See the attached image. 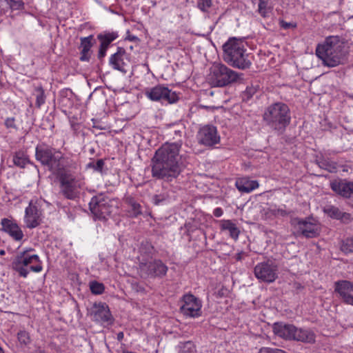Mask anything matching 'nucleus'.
Masks as SVG:
<instances>
[{
	"instance_id": "f257e3e1",
	"label": "nucleus",
	"mask_w": 353,
	"mask_h": 353,
	"mask_svg": "<svg viewBox=\"0 0 353 353\" xmlns=\"http://www.w3.org/2000/svg\"><path fill=\"white\" fill-rule=\"evenodd\" d=\"M35 158L56 176L60 193L65 199L73 200L77 198L79 189L83 186L84 182L83 179L65 169V159L59 150L45 143L39 144L35 148Z\"/></svg>"
},
{
	"instance_id": "f03ea898",
	"label": "nucleus",
	"mask_w": 353,
	"mask_h": 353,
	"mask_svg": "<svg viewBox=\"0 0 353 353\" xmlns=\"http://www.w3.org/2000/svg\"><path fill=\"white\" fill-rule=\"evenodd\" d=\"M181 143H165L159 148L152 159V176L157 179L172 181L182 172L179 163Z\"/></svg>"
},
{
	"instance_id": "7ed1b4c3",
	"label": "nucleus",
	"mask_w": 353,
	"mask_h": 353,
	"mask_svg": "<svg viewBox=\"0 0 353 353\" xmlns=\"http://www.w3.org/2000/svg\"><path fill=\"white\" fill-rule=\"evenodd\" d=\"M316 56L323 65L332 68L343 64L346 61L345 43L337 36H330L316 48Z\"/></svg>"
},
{
	"instance_id": "20e7f679",
	"label": "nucleus",
	"mask_w": 353,
	"mask_h": 353,
	"mask_svg": "<svg viewBox=\"0 0 353 353\" xmlns=\"http://www.w3.org/2000/svg\"><path fill=\"white\" fill-rule=\"evenodd\" d=\"M223 59L230 65L239 69L249 68L252 64L246 52L245 42L243 39L230 37L222 46Z\"/></svg>"
},
{
	"instance_id": "39448f33",
	"label": "nucleus",
	"mask_w": 353,
	"mask_h": 353,
	"mask_svg": "<svg viewBox=\"0 0 353 353\" xmlns=\"http://www.w3.org/2000/svg\"><path fill=\"white\" fill-rule=\"evenodd\" d=\"M33 251L31 248H25L17 253L12 261L13 270L23 278H26L30 272L39 273L43 270V263L39 255L30 254Z\"/></svg>"
},
{
	"instance_id": "423d86ee",
	"label": "nucleus",
	"mask_w": 353,
	"mask_h": 353,
	"mask_svg": "<svg viewBox=\"0 0 353 353\" xmlns=\"http://www.w3.org/2000/svg\"><path fill=\"white\" fill-rule=\"evenodd\" d=\"M263 120L273 130L282 132L291 121L290 108L284 103H274L265 109Z\"/></svg>"
},
{
	"instance_id": "0eeeda50",
	"label": "nucleus",
	"mask_w": 353,
	"mask_h": 353,
	"mask_svg": "<svg viewBox=\"0 0 353 353\" xmlns=\"http://www.w3.org/2000/svg\"><path fill=\"white\" fill-rule=\"evenodd\" d=\"M239 79L237 72L219 63L212 65L208 77L210 83L214 87H223L237 81Z\"/></svg>"
},
{
	"instance_id": "6e6552de",
	"label": "nucleus",
	"mask_w": 353,
	"mask_h": 353,
	"mask_svg": "<svg viewBox=\"0 0 353 353\" xmlns=\"http://www.w3.org/2000/svg\"><path fill=\"white\" fill-rule=\"evenodd\" d=\"M46 201L42 198H35L30 201L25 209L24 223L27 228L33 229L43 221V210L42 207Z\"/></svg>"
},
{
	"instance_id": "1a4fd4ad",
	"label": "nucleus",
	"mask_w": 353,
	"mask_h": 353,
	"mask_svg": "<svg viewBox=\"0 0 353 353\" xmlns=\"http://www.w3.org/2000/svg\"><path fill=\"white\" fill-rule=\"evenodd\" d=\"M145 94L151 101L166 102L168 103H176L179 99L176 92L172 91L163 85H157L148 89Z\"/></svg>"
},
{
	"instance_id": "9d476101",
	"label": "nucleus",
	"mask_w": 353,
	"mask_h": 353,
	"mask_svg": "<svg viewBox=\"0 0 353 353\" xmlns=\"http://www.w3.org/2000/svg\"><path fill=\"white\" fill-rule=\"evenodd\" d=\"M183 304L181 312L186 317L197 318L201 316V301L192 294H186L182 297Z\"/></svg>"
},
{
	"instance_id": "9b49d317",
	"label": "nucleus",
	"mask_w": 353,
	"mask_h": 353,
	"mask_svg": "<svg viewBox=\"0 0 353 353\" xmlns=\"http://www.w3.org/2000/svg\"><path fill=\"white\" fill-rule=\"evenodd\" d=\"M277 265L271 261L259 263L254 268V274L257 279L265 283H272L277 278Z\"/></svg>"
},
{
	"instance_id": "f8f14e48",
	"label": "nucleus",
	"mask_w": 353,
	"mask_h": 353,
	"mask_svg": "<svg viewBox=\"0 0 353 353\" xmlns=\"http://www.w3.org/2000/svg\"><path fill=\"white\" fill-rule=\"evenodd\" d=\"M198 143L206 147H212L220 142L216 127L206 125L201 127L197 132Z\"/></svg>"
},
{
	"instance_id": "ddd939ff",
	"label": "nucleus",
	"mask_w": 353,
	"mask_h": 353,
	"mask_svg": "<svg viewBox=\"0 0 353 353\" xmlns=\"http://www.w3.org/2000/svg\"><path fill=\"white\" fill-rule=\"evenodd\" d=\"M139 269L142 274L151 277H163L166 275L168 266L161 260H152L140 263Z\"/></svg>"
},
{
	"instance_id": "4468645a",
	"label": "nucleus",
	"mask_w": 353,
	"mask_h": 353,
	"mask_svg": "<svg viewBox=\"0 0 353 353\" xmlns=\"http://www.w3.org/2000/svg\"><path fill=\"white\" fill-rule=\"evenodd\" d=\"M291 223L297 228L303 236L307 238H314L319 234L318 225L310 221V219L294 218L291 221Z\"/></svg>"
},
{
	"instance_id": "2eb2a0df",
	"label": "nucleus",
	"mask_w": 353,
	"mask_h": 353,
	"mask_svg": "<svg viewBox=\"0 0 353 353\" xmlns=\"http://www.w3.org/2000/svg\"><path fill=\"white\" fill-rule=\"evenodd\" d=\"M129 62V57L122 48H119L117 52L112 54L109 59L110 65L123 74L127 73Z\"/></svg>"
},
{
	"instance_id": "dca6fc26",
	"label": "nucleus",
	"mask_w": 353,
	"mask_h": 353,
	"mask_svg": "<svg viewBox=\"0 0 353 353\" xmlns=\"http://www.w3.org/2000/svg\"><path fill=\"white\" fill-rule=\"evenodd\" d=\"M1 225V230L8 234L15 241H20L23 239V232L17 222L12 218L2 219Z\"/></svg>"
},
{
	"instance_id": "f3484780",
	"label": "nucleus",
	"mask_w": 353,
	"mask_h": 353,
	"mask_svg": "<svg viewBox=\"0 0 353 353\" xmlns=\"http://www.w3.org/2000/svg\"><path fill=\"white\" fill-rule=\"evenodd\" d=\"M334 291L346 304L353 305V283L341 280L334 283Z\"/></svg>"
},
{
	"instance_id": "a211bd4d",
	"label": "nucleus",
	"mask_w": 353,
	"mask_h": 353,
	"mask_svg": "<svg viewBox=\"0 0 353 353\" xmlns=\"http://www.w3.org/2000/svg\"><path fill=\"white\" fill-rule=\"evenodd\" d=\"M92 318L99 323H109L112 321V314L108 305L105 303H95L90 308Z\"/></svg>"
},
{
	"instance_id": "6ab92c4d",
	"label": "nucleus",
	"mask_w": 353,
	"mask_h": 353,
	"mask_svg": "<svg viewBox=\"0 0 353 353\" xmlns=\"http://www.w3.org/2000/svg\"><path fill=\"white\" fill-rule=\"evenodd\" d=\"M274 334L285 340H294L296 327L282 322L274 323L272 326Z\"/></svg>"
},
{
	"instance_id": "aec40b11",
	"label": "nucleus",
	"mask_w": 353,
	"mask_h": 353,
	"mask_svg": "<svg viewBox=\"0 0 353 353\" xmlns=\"http://www.w3.org/2000/svg\"><path fill=\"white\" fill-rule=\"evenodd\" d=\"M330 187L334 192L343 197L353 198V183L335 180L331 182Z\"/></svg>"
},
{
	"instance_id": "412c9836",
	"label": "nucleus",
	"mask_w": 353,
	"mask_h": 353,
	"mask_svg": "<svg viewBox=\"0 0 353 353\" xmlns=\"http://www.w3.org/2000/svg\"><path fill=\"white\" fill-rule=\"evenodd\" d=\"M79 48L80 57L81 61H89L91 57V48L93 46V35L81 38Z\"/></svg>"
},
{
	"instance_id": "4be33fe9",
	"label": "nucleus",
	"mask_w": 353,
	"mask_h": 353,
	"mask_svg": "<svg viewBox=\"0 0 353 353\" xmlns=\"http://www.w3.org/2000/svg\"><path fill=\"white\" fill-rule=\"evenodd\" d=\"M235 185L239 192L250 193L258 188L259 184L256 180H250L248 177H242L236 181Z\"/></svg>"
},
{
	"instance_id": "5701e85b",
	"label": "nucleus",
	"mask_w": 353,
	"mask_h": 353,
	"mask_svg": "<svg viewBox=\"0 0 353 353\" xmlns=\"http://www.w3.org/2000/svg\"><path fill=\"white\" fill-rule=\"evenodd\" d=\"M219 227L221 231L228 232L230 236L234 240L236 241L239 239L240 230L232 221L228 219L221 220L219 221Z\"/></svg>"
},
{
	"instance_id": "b1692460",
	"label": "nucleus",
	"mask_w": 353,
	"mask_h": 353,
	"mask_svg": "<svg viewBox=\"0 0 353 353\" xmlns=\"http://www.w3.org/2000/svg\"><path fill=\"white\" fill-rule=\"evenodd\" d=\"M91 212L98 218H105L110 214L105 205L101 202L97 201V198H92L89 203Z\"/></svg>"
},
{
	"instance_id": "393cba45",
	"label": "nucleus",
	"mask_w": 353,
	"mask_h": 353,
	"mask_svg": "<svg viewBox=\"0 0 353 353\" xmlns=\"http://www.w3.org/2000/svg\"><path fill=\"white\" fill-rule=\"evenodd\" d=\"M324 212L331 218L341 220L344 222H350L352 220L351 214L341 212L335 206H329L324 210Z\"/></svg>"
},
{
	"instance_id": "a878e982",
	"label": "nucleus",
	"mask_w": 353,
	"mask_h": 353,
	"mask_svg": "<svg viewBox=\"0 0 353 353\" xmlns=\"http://www.w3.org/2000/svg\"><path fill=\"white\" fill-rule=\"evenodd\" d=\"M294 336L295 341L305 343H314L315 341V334L310 330L298 329L296 327Z\"/></svg>"
},
{
	"instance_id": "bb28decb",
	"label": "nucleus",
	"mask_w": 353,
	"mask_h": 353,
	"mask_svg": "<svg viewBox=\"0 0 353 353\" xmlns=\"http://www.w3.org/2000/svg\"><path fill=\"white\" fill-rule=\"evenodd\" d=\"M289 214V212L285 210V205L279 207L276 205H271L265 210V215L267 218L272 219L273 217L278 216H286Z\"/></svg>"
},
{
	"instance_id": "cd10ccee",
	"label": "nucleus",
	"mask_w": 353,
	"mask_h": 353,
	"mask_svg": "<svg viewBox=\"0 0 353 353\" xmlns=\"http://www.w3.org/2000/svg\"><path fill=\"white\" fill-rule=\"evenodd\" d=\"M119 37L116 32H104L97 35L100 45L109 47L110 44Z\"/></svg>"
},
{
	"instance_id": "c85d7f7f",
	"label": "nucleus",
	"mask_w": 353,
	"mask_h": 353,
	"mask_svg": "<svg viewBox=\"0 0 353 353\" xmlns=\"http://www.w3.org/2000/svg\"><path fill=\"white\" fill-rule=\"evenodd\" d=\"M17 339L21 347H28L32 343V339L30 333L24 329L18 331L17 334Z\"/></svg>"
},
{
	"instance_id": "c756f323",
	"label": "nucleus",
	"mask_w": 353,
	"mask_h": 353,
	"mask_svg": "<svg viewBox=\"0 0 353 353\" xmlns=\"http://www.w3.org/2000/svg\"><path fill=\"white\" fill-rule=\"evenodd\" d=\"M272 11V7L268 5V1L259 0L258 12L263 18H267Z\"/></svg>"
},
{
	"instance_id": "7c9ffc66",
	"label": "nucleus",
	"mask_w": 353,
	"mask_h": 353,
	"mask_svg": "<svg viewBox=\"0 0 353 353\" xmlns=\"http://www.w3.org/2000/svg\"><path fill=\"white\" fill-rule=\"evenodd\" d=\"M14 165L19 168H25L27 163H30L28 157L23 154L17 153L13 157Z\"/></svg>"
},
{
	"instance_id": "2f4dec72",
	"label": "nucleus",
	"mask_w": 353,
	"mask_h": 353,
	"mask_svg": "<svg viewBox=\"0 0 353 353\" xmlns=\"http://www.w3.org/2000/svg\"><path fill=\"white\" fill-rule=\"evenodd\" d=\"M341 250L345 254L353 252V238H347L344 240L341 245Z\"/></svg>"
},
{
	"instance_id": "473e14b6",
	"label": "nucleus",
	"mask_w": 353,
	"mask_h": 353,
	"mask_svg": "<svg viewBox=\"0 0 353 353\" xmlns=\"http://www.w3.org/2000/svg\"><path fill=\"white\" fill-rule=\"evenodd\" d=\"M35 91L37 92L36 95V105L37 107H41L43 104H44L46 101V96L44 90L42 87H37L35 88Z\"/></svg>"
},
{
	"instance_id": "72a5a7b5",
	"label": "nucleus",
	"mask_w": 353,
	"mask_h": 353,
	"mask_svg": "<svg viewBox=\"0 0 353 353\" xmlns=\"http://www.w3.org/2000/svg\"><path fill=\"white\" fill-rule=\"evenodd\" d=\"M90 288L92 293L94 294H101L105 290L103 284L97 281L90 282Z\"/></svg>"
},
{
	"instance_id": "f704fd0d",
	"label": "nucleus",
	"mask_w": 353,
	"mask_h": 353,
	"mask_svg": "<svg viewBox=\"0 0 353 353\" xmlns=\"http://www.w3.org/2000/svg\"><path fill=\"white\" fill-rule=\"evenodd\" d=\"M12 10H19L24 8V3L21 0H6Z\"/></svg>"
},
{
	"instance_id": "c9c22d12",
	"label": "nucleus",
	"mask_w": 353,
	"mask_h": 353,
	"mask_svg": "<svg viewBox=\"0 0 353 353\" xmlns=\"http://www.w3.org/2000/svg\"><path fill=\"white\" fill-rule=\"evenodd\" d=\"M104 166V161L103 159H98L96 163L90 162L87 164L88 168H92L94 171L102 172Z\"/></svg>"
},
{
	"instance_id": "e433bc0d",
	"label": "nucleus",
	"mask_w": 353,
	"mask_h": 353,
	"mask_svg": "<svg viewBox=\"0 0 353 353\" xmlns=\"http://www.w3.org/2000/svg\"><path fill=\"white\" fill-rule=\"evenodd\" d=\"M212 6V0H198L197 6L203 12L208 11Z\"/></svg>"
},
{
	"instance_id": "4c0bfd02",
	"label": "nucleus",
	"mask_w": 353,
	"mask_h": 353,
	"mask_svg": "<svg viewBox=\"0 0 353 353\" xmlns=\"http://www.w3.org/2000/svg\"><path fill=\"white\" fill-rule=\"evenodd\" d=\"M4 125L8 129H17L16 120L14 117H8L6 119Z\"/></svg>"
},
{
	"instance_id": "58836bf2",
	"label": "nucleus",
	"mask_w": 353,
	"mask_h": 353,
	"mask_svg": "<svg viewBox=\"0 0 353 353\" xmlns=\"http://www.w3.org/2000/svg\"><path fill=\"white\" fill-rule=\"evenodd\" d=\"M131 208L133 210L134 216H137L141 214V205L137 202L131 203Z\"/></svg>"
},
{
	"instance_id": "ea45409f",
	"label": "nucleus",
	"mask_w": 353,
	"mask_h": 353,
	"mask_svg": "<svg viewBox=\"0 0 353 353\" xmlns=\"http://www.w3.org/2000/svg\"><path fill=\"white\" fill-rule=\"evenodd\" d=\"M108 48V47L103 46L101 45L99 46V53H98V57L99 59H102L105 57V56L106 55V52H107Z\"/></svg>"
},
{
	"instance_id": "a19ab883",
	"label": "nucleus",
	"mask_w": 353,
	"mask_h": 353,
	"mask_svg": "<svg viewBox=\"0 0 353 353\" xmlns=\"http://www.w3.org/2000/svg\"><path fill=\"white\" fill-rule=\"evenodd\" d=\"M278 351L277 348H272L268 347H263L259 349L258 353H276Z\"/></svg>"
},
{
	"instance_id": "79ce46f5",
	"label": "nucleus",
	"mask_w": 353,
	"mask_h": 353,
	"mask_svg": "<svg viewBox=\"0 0 353 353\" xmlns=\"http://www.w3.org/2000/svg\"><path fill=\"white\" fill-rule=\"evenodd\" d=\"M281 27L284 29H288L290 28H296V25L295 23H288L285 21H280Z\"/></svg>"
},
{
	"instance_id": "37998d69",
	"label": "nucleus",
	"mask_w": 353,
	"mask_h": 353,
	"mask_svg": "<svg viewBox=\"0 0 353 353\" xmlns=\"http://www.w3.org/2000/svg\"><path fill=\"white\" fill-rule=\"evenodd\" d=\"M256 92V88L253 86L248 87L245 91V94H248V97H251Z\"/></svg>"
},
{
	"instance_id": "c03bdc74",
	"label": "nucleus",
	"mask_w": 353,
	"mask_h": 353,
	"mask_svg": "<svg viewBox=\"0 0 353 353\" xmlns=\"http://www.w3.org/2000/svg\"><path fill=\"white\" fill-rule=\"evenodd\" d=\"M61 103L63 106H71L72 105V103L70 101V99L67 97H62L61 99Z\"/></svg>"
},
{
	"instance_id": "a18cd8bd",
	"label": "nucleus",
	"mask_w": 353,
	"mask_h": 353,
	"mask_svg": "<svg viewBox=\"0 0 353 353\" xmlns=\"http://www.w3.org/2000/svg\"><path fill=\"white\" fill-rule=\"evenodd\" d=\"M223 211L221 208H216L213 211V214L216 217H220L223 215Z\"/></svg>"
},
{
	"instance_id": "49530a36",
	"label": "nucleus",
	"mask_w": 353,
	"mask_h": 353,
	"mask_svg": "<svg viewBox=\"0 0 353 353\" xmlns=\"http://www.w3.org/2000/svg\"><path fill=\"white\" fill-rule=\"evenodd\" d=\"M65 167L72 168L74 169H77V163L74 162L72 160H71L70 161H68L67 162V165H65Z\"/></svg>"
},
{
	"instance_id": "de8ad7c7",
	"label": "nucleus",
	"mask_w": 353,
	"mask_h": 353,
	"mask_svg": "<svg viewBox=\"0 0 353 353\" xmlns=\"http://www.w3.org/2000/svg\"><path fill=\"white\" fill-rule=\"evenodd\" d=\"M154 202L156 205H158L159 203V200L158 199L157 195L154 196Z\"/></svg>"
},
{
	"instance_id": "09e8293b",
	"label": "nucleus",
	"mask_w": 353,
	"mask_h": 353,
	"mask_svg": "<svg viewBox=\"0 0 353 353\" xmlns=\"http://www.w3.org/2000/svg\"><path fill=\"white\" fill-rule=\"evenodd\" d=\"M123 332H119L117 335V338L119 340H121V339H123Z\"/></svg>"
},
{
	"instance_id": "8fccbe9b",
	"label": "nucleus",
	"mask_w": 353,
	"mask_h": 353,
	"mask_svg": "<svg viewBox=\"0 0 353 353\" xmlns=\"http://www.w3.org/2000/svg\"><path fill=\"white\" fill-rule=\"evenodd\" d=\"M121 353H136V352L125 350H123Z\"/></svg>"
},
{
	"instance_id": "3c124183",
	"label": "nucleus",
	"mask_w": 353,
	"mask_h": 353,
	"mask_svg": "<svg viewBox=\"0 0 353 353\" xmlns=\"http://www.w3.org/2000/svg\"><path fill=\"white\" fill-rule=\"evenodd\" d=\"M0 254H1V255H3V254H5V251H4V250H0Z\"/></svg>"
},
{
	"instance_id": "603ef678",
	"label": "nucleus",
	"mask_w": 353,
	"mask_h": 353,
	"mask_svg": "<svg viewBox=\"0 0 353 353\" xmlns=\"http://www.w3.org/2000/svg\"><path fill=\"white\" fill-rule=\"evenodd\" d=\"M0 353H4L3 350H2V348L0 347Z\"/></svg>"
},
{
	"instance_id": "864d4df0",
	"label": "nucleus",
	"mask_w": 353,
	"mask_h": 353,
	"mask_svg": "<svg viewBox=\"0 0 353 353\" xmlns=\"http://www.w3.org/2000/svg\"><path fill=\"white\" fill-rule=\"evenodd\" d=\"M187 345H190V346H192L194 348V347L192 346V345L190 343H188Z\"/></svg>"
}]
</instances>
